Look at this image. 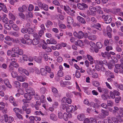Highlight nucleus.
I'll use <instances>...</instances> for the list:
<instances>
[{
  "instance_id": "obj_1",
  "label": "nucleus",
  "mask_w": 123,
  "mask_h": 123,
  "mask_svg": "<svg viewBox=\"0 0 123 123\" xmlns=\"http://www.w3.org/2000/svg\"><path fill=\"white\" fill-rule=\"evenodd\" d=\"M114 109L113 113H117V114L116 120L114 121L115 123H118V121L121 122L122 120L121 117H123V108L122 107L119 108L115 106L114 107Z\"/></svg>"
},
{
  "instance_id": "obj_2",
  "label": "nucleus",
  "mask_w": 123,
  "mask_h": 123,
  "mask_svg": "<svg viewBox=\"0 0 123 123\" xmlns=\"http://www.w3.org/2000/svg\"><path fill=\"white\" fill-rule=\"evenodd\" d=\"M89 10H88L87 12L88 15L92 16H95L96 15L97 9L96 7L92 6H91L89 7Z\"/></svg>"
},
{
  "instance_id": "obj_3",
  "label": "nucleus",
  "mask_w": 123,
  "mask_h": 123,
  "mask_svg": "<svg viewBox=\"0 0 123 123\" xmlns=\"http://www.w3.org/2000/svg\"><path fill=\"white\" fill-rule=\"evenodd\" d=\"M12 51L14 52V53L17 54V57H18L19 55H22L23 53V50L21 49H19V47L15 46L12 49Z\"/></svg>"
},
{
  "instance_id": "obj_4",
  "label": "nucleus",
  "mask_w": 123,
  "mask_h": 123,
  "mask_svg": "<svg viewBox=\"0 0 123 123\" xmlns=\"http://www.w3.org/2000/svg\"><path fill=\"white\" fill-rule=\"evenodd\" d=\"M64 9L67 13L72 16H73L75 12L74 10H71L70 8L68 6H64Z\"/></svg>"
},
{
  "instance_id": "obj_5",
  "label": "nucleus",
  "mask_w": 123,
  "mask_h": 123,
  "mask_svg": "<svg viewBox=\"0 0 123 123\" xmlns=\"http://www.w3.org/2000/svg\"><path fill=\"white\" fill-rule=\"evenodd\" d=\"M102 18L106 22L105 23L106 24L110 23L111 22L112 20L111 16L109 15L106 16L103 15L102 16Z\"/></svg>"
},
{
  "instance_id": "obj_6",
  "label": "nucleus",
  "mask_w": 123,
  "mask_h": 123,
  "mask_svg": "<svg viewBox=\"0 0 123 123\" xmlns=\"http://www.w3.org/2000/svg\"><path fill=\"white\" fill-rule=\"evenodd\" d=\"M12 62L10 63L9 67H10L11 66L15 68H17L19 66L18 63L16 62V60L14 58H13L11 59Z\"/></svg>"
},
{
  "instance_id": "obj_7",
  "label": "nucleus",
  "mask_w": 123,
  "mask_h": 123,
  "mask_svg": "<svg viewBox=\"0 0 123 123\" xmlns=\"http://www.w3.org/2000/svg\"><path fill=\"white\" fill-rule=\"evenodd\" d=\"M77 6L78 8L80 10H83L85 8H87L88 7V6L86 4L84 3H78L77 4Z\"/></svg>"
},
{
  "instance_id": "obj_8",
  "label": "nucleus",
  "mask_w": 123,
  "mask_h": 123,
  "mask_svg": "<svg viewBox=\"0 0 123 123\" xmlns=\"http://www.w3.org/2000/svg\"><path fill=\"white\" fill-rule=\"evenodd\" d=\"M26 27L27 28V32L29 34H32L34 33V30L31 27V24L29 23L26 24Z\"/></svg>"
},
{
  "instance_id": "obj_9",
  "label": "nucleus",
  "mask_w": 123,
  "mask_h": 123,
  "mask_svg": "<svg viewBox=\"0 0 123 123\" xmlns=\"http://www.w3.org/2000/svg\"><path fill=\"white\" fill-rule=\"evenodd\" d=\"M27 9V7L25 5H23L22 7H19L18 8V10L20 12H24L26 11Z\"/></svg>"
},
{
  "instance_id": "obj_10",
  "label": "nucleus",
  "mask_w": 123,
  "mask_h": 123,
  "mask_svg": "<svg viewBox=\"0 0 123 123\" xmlns=\"http://www.w3.org/2000/svg\"><path fill=\"white\" fill-rule=\"evenodd\" d=\"M67 112H72L74 111V107L72 105H68L66 109Z\"/></svg>"
},
{
  "instance_id": "obj_11",
  "label": "nucleus",
  "mask_w": 123,
  "mask_h": 123,
  "mask_svg": "<svg viewBox=\"0 0 123 123\" xmlns=\"http://www.w3.org/2000/svg\"><path fill=\"white\" fill-rule=\"evenodd\" d=\"M26 92L27 93L31 95H33L35 94V92L33 89L31 88H28L25 89Z\"/></svg>"
},
{
  "instance_id": "obj_12",
  "label": "nucleus",
  "mask_w": 123,
  "mask_h": 123,
  "mask_svg": "<svg viewBox=\"0 0 123 123\" xmlns=\"http://www.w3.org/2000/svg\"><path fill=\"white\" fill-rule=\"evenodd\" d=\"M72 117V114L70 113L67 114L66 113H64L63 118L64 120L66 121H67L68 120V118H71Z\"/></svg>"
},
{
  "instance_id": "obj_13",
  "label": "nucleus",
  "mask_w": 123,
  "mask_h": 123,
  "mask_svg": "<svg viewBox=\"0 0 123 123\" xmlns=\"http://www.w3.org/2000/svg\"><path fill=\"white\" fill-rule=\"evenodd\" d=\"M91 26V27L93 28H95L99 31H101L102 30V29L101 28V25L99 23L97 24H92Z\"/></svg>"
},
{
  "instance_id": "obj_14",
  "label": "nucleus",
  "mask_w": 123,
  "mask_h": 123,
  "mask_svg": "<svg viewBox=\"0 0 123 123\" xmlns=\"http://www.w3.org/2000/svg\"><path fill=\"white\" fill-rule=\"evenodd\" d=\"M42 58L40 56H34V60L37 63H41L42 62Z\"/></svg>"
},
{
  "instance_id": "obj_15",
  "label": "nucleus",
  "mask_w": 123,
  "mask_h": 123,
  "mask_svg": "<svg viewBox=\"0 0 123 123\" xmlns=\"http://www.w3.org/2000/svg\"><path fill=\"white\" fill-rule=\"evenodd\" d=\"M97 89L98 92L100 93L102 92L105 93H107V90L104 88H101V87H99L97 88Z\"/></svg>"
},
{
  "instance_id": "obj_16",
  "label": "nucleus",
  "mask_w": 123,
  "mask_h": 123,
  "mask_svg": "<svg viewBox=\"0 0 123 123\" xmlns=\"http://www.w3.org/2000/svg\"><path fill=\"white\" fill-rule=\"evenodd\" d=\"M40 71L41 74L42 75L46 76L47 74L48 73L44 68H42Z\"/></svg>"
},
{
  "instance_id": "obj_17",
  "label": "nucleus",
  "mask_w": 123,
  "mask_h": 123,
  "mask_svg": "<svg viewBox=\"0 0 123 123\" xmlns=\"http://www.w3.org/2000/svg\"><path fill=\"white\" fill-rule=\"evenodd\" d=\"M50 118L51 119L55 121H56L57 119V117L55 114L53 113L50 115Z\"/></svg>"
},
{
  "instance_id": "obj_18",
  "label": "nucleus",
  "mask_w": 123,
  "mask_h": 123,
  "mask_svg": "<svg viewBox=\"0 0 123 123\" xmlns=\"http://www.w3.org/2000/svg\"><path fill=\"white\" fill-rule=\"evenodd\" d=\"M84 34V33L82 31H79L78 33L77 38L79 39H81L82 38Z\"/></svg>"
},
{
  "instance_id": "obj_19",
  "label": "nucleus",
  "mask_w": 123,
  "mask_h": 123,
  "mask_svg": "<svg viewBox=\"0 0 123 123\" xmlns=\"http://www.w3.org/2000/svg\"><path fill=\"white\" fill-rule=\"evenodd\" d=\"M67 20L68 23L69 24H72L74 22L73 18L70 16H68L67 18Z\"/></svg>"
},
{
  "instance_id": "obj_20",
  "label": "nucleus",
  "mask_w": 123,
  "mask_h": 123,
  "mask_svg": "<svg viewBox=\"0 0 123 123\" xmlns=\"http://www.w3.org/2000/svg\"><path fill=\"white\" fill-rule=\"evenodd\" d=\"M13 112L15 113L16 115L20 113H21V112L22 111L21 109L17 107L14 108L13 109Z\"/></svg>"
},
{
  "instance_id": "obj_21",
  "label": "nucleus",
  "mask_w": 123,
  "mask_h": 123,
  "mask_svg": "<svg viewBox=\"0 0 123 123\" xmlns=\"http://www.w3.org/2000/svg\"><path fill=\"white\" fill-rule=\"evenodd\" d=\"M90 45L91 47L90 48L91 51H93L95 49L96 45L95 43L92 42L90 43Z\"/></svg>"
},
{
  "instance_id": "obj_22",
  "label": "nucleus",
  "mask_w": 123,
  "mask_h": 123,
  "mask_svg": "<svg viewBox=\"0 0 123 123\" xmlns=\"http://www.w3.org/2000/svg\"><path fill=\"white\" fill-rule=\"evenodd\" d=\"M77 19L78 21L81 23L84 24L86 23V22L85 21L84 19L81 17L78 16L77 17Z\"/></svg>"
},
{
  "instance_id": "obj_23",
  "label": "nucleus",
  "mask_w": 123,
  "mask_h": 123,
  "mask_svg": "<svg viewBox=\"0 0 123 123\" xmlns=\"http://www.w3.org/2000/svg\"><path fill=\"white\" fill-rule=\"evenodd\" d=\"M77 117L78 119L79 120L82 121L84 120L85 117L83 114H81L78 115Z\"/></svg>"
},
{
  "instance_id": "obj_24",
  "label": "nucleus",
  "mask_w": 123,
  "mask_h": 123,
  "mask_svg": "<svg viewBox=\"0 0 123 123\" xmlns=\"http://www.w3.org/2000/svg\"><path fill=\"white\" fill-rule=\"evenodd\" d=\"M17 79L18 81L21 82L25 81V79L24 77L19 76H18L17 77Z\"/></svg>"
},
{
  "instance_id": "obj_25",
  "label": "nucleus",
  "mask_w": 123,
  "mask_h": 123,
  "mask_svg": "<svg viewBox=\"0 0 123 123\" xmlns=\"http://www.w3.org/2000/svg\"><path fill=\"white\" fill-rule=\"evenodd\" d=\"M41 104V102L39 101H37L36 104L34 105V107L36 110H38L39 109V106Z\"/></svg>"
},
{
  "instance_id": "obj_26",
  "label": "nucleus",
  "mask_w": 123,
  "mask_h": 123,
  "mask_svg": "<svg viewBox=\"0 0 123 123\" xmlns=\"http://www.w3.org/2000/svg\"><path fill=\"white\" fill-rule=\"evenodd\" d=\"M105 123H113L110 117H108L104 120Z\"/></svg>"
},
{
  "instance_id": "obj_27",
  "label": "nucleus",
  "mask_w": 123,
  "mask_h": 123,
  "mask_svg": "<svg viewBox=\"0 0 123 123\" xmlns=\"http://www.w3.org/2000/svg\"><path fill=\"white\" fill-rule=\"evenodd\" d=\"M31 96L27 93H26L24 94V97L27 100H30L32 98Z\"/></svg>"
},
{
  "instance_id": "obj_28",
  "label": "nucleus",
  "mask_w": 123,
  "mask_h": 123,
  "mask_svg": "<svg viewBox=\"0 0 123 123\" xmlns=\"http://www.w3.org/2000/svg\"><path fill=\"white\" fill-rule=\"evenodd\" d=\"M75 44L76 45H78L81 47L83 45V43L81 40H78L77 41L75 42Z\"/></svg>"
},
{
  "instance_id": "obj_29",
  "label": "nucleus",
  "mask_w": 123,
  "mask_h": 123,
  "mask_svg": "<svg viewBox=\"0 0 123 123\" xmlns=\"http://www.w3.org/2000/svg\"><path fill=\"white\" fill-rule=\"evenodd\" d=\"M92 85L96 87H98L100 85L99 83L97 81H93L92 82Z\"/></svg>"
},
{
  "instance_id": "obj_30",
  "label": "nucleus",
  "mask_w": 123,
  "mask_h": 123,
  "mask_svg": "<svg viewBox=\"0 0 123 123\" xmlns=\"http://www.w3.org/2000/svg\"><path fill=\"white\" fill-rule=\"evenodd\" d=\"M53 25V23L49 20H48L45 23L46 26L47 28H49V26H52Z\"/></svg>"
},
{
  "instance_id": "obj_31",
  "label": "nucleus",
  "mask_w": 123,
  "mask_h": 123,
  "mask_svg": "<svg viewBox=\"0 0 123 123\" xmlns=\"http://www.w3.org/2000/svg\"><path fill=\"white\" fill-rule=\"evenodd\" d=\"M21 31L22 33H25L27 32V28L26 27V24L25 27H24L21 29Z\"/></svg>"
},
{
  "instance_id": "obj_32",
  "label": "nucleus",
  "mask_w": 123,
  "mask_h": 123,
  "mask_svg": "<svg viewBox=\"0 0 123 123\" xmlns=\"http://www.w3.org/2000/svg\"><path fill=\"white\" fill-rule=\"evenodd\" d=\"M4 83L5 85L9 88L12 87V86L10 84L8 80L7 79H6L4 80Z\"/></svg>"
},
{
  "instance_id": "obj_33",
  "label": "nucleus",
  "mask_w": 123,
  "mask_h": 123,
  "mask_svg": "<svg viewBox=\"0 0 123 123\" xmlns=\"http://www.w3.org/2000/svg\"><path fill=\"white\" fill-rule=\"evenodd\" d=\"M88 38L91 40H95L97 39V36L95 35L90 36H88Z\"/></svg>"
},
{
  "instance_id": "obj_34",
  "label": "nucleus",
  "mask_w": 123,
  "mask_h": 123,
  "mask_svg": "<svg viewBox=\"0 0 123 123\" xmlns=\"http://www.w3.org/2000/svg\"><path fill=\"white\" fill-rule=\"evenodd\" d=\"M10 34L12 36H13L15 37H18L19 35V34L18 32H11L10 33Z\"/></svg>"
},
{
  "instance_id": "obj_35",
  "label": "nucleus",
  "mask_w": 123,
  "mask_h": 123,
  "mask_svg": "<svg viewBox=\"0 0 123 123\" xmlns=\"http://www.w3.org/2000/svg\"><path fill=\"white\" fill-rule=\"evenodd\" d=\"M14 85L15 87L18 88L20 87L21 86L20 83L17 81H15L14 82Z\"/></svg>"
},
{
  "instance_id": "obj_36",
  "label": "nucleus",
  "mask_w": 123,
  "mask_h": 123,
  "mask_svg": "<svg viewBox=\"0 0 123 123\" xmlns=\"http://www.w3.org/2000/svg\"><path fill=\"white\" fill-rule=\"evenodd\" d=\"M32 118L34 120H35L36 121H39L41 120V118L39 117H38L37 116H31Z\"/></svg>"
},
{
  "instance_id": "obj_37",
  "label": "nucleus",
  "mask_w": 123,
  "mask_h": 123,
  "mask_svg": "<svg viewBox=\"0 0 123 123\" xmlns=\"http://www.w3.org/2000/svg\"><path fill=\"white\" fill-rule=\"evenodd\" d=\"M12 27L13 29L16 31H18L19 30V28L15 24H13L12 25Z\"/></svg>"
},
{
  "instance_id": "obj_38",
  "label": "nucleus",
  "mask_w": 123,
  "mask_h": 123,
  "mask_svg": "<svg viewBox=\"0 0 123 123\" xmlns=\"http://www.w3.org/2000/svg\"><path fill=\"white\" fill-rule=\"evenodd\" d=\"M23 105H24L22 106V108L23 110L25 111L27 109V107L29 106V105L27 103H24Z\"/></svg>"
},
{
  "instance_id": "obj_39",
  "label": "nucleus",
  "mask_w": 123,
  "mask_h": 123,
  "mask_svg": "<svg viewBox=\"0 0 123 123\" xmlns=\"http://www.w3.org/2000/svg\"><path fill=\"white\" fill-rule=\"evenodd\" d=\"M52 92L55 94H58V91L57 89L54 87L52 88Z\"/></svg>"
},
{
  "instance_id": "obj_40",
  "label": "nucleus",
  "mask_w": 123,
  "mask_h": 123,
  "mask_svg": "<svg viewBox=\"0 0 123 123\" xmlns=\"http://www.w3.org/2000/svg\"><path fill=\"white\" fill-rule=\"evenodd\" d=\"M75 74V76L77 78H80L81 76L80 73L77 70L76 71Z\"/></svg>"
},
{
  "instance_id": "obj_41",
  "label": "nucleus",
  "mask_w": 123,
  "mask_h": 123,
  "mask_svg": "<svg viewBox=\"0 0 123 123\" xmlns=\"http://www.w3.org/2000/svg\"><path fill=\"white\" fill-rule=\"evenodd\" d=\"M9 15L10 19L14 20H15L16 18L15 16L12 13H10L9 14Z\"/></svg>"
},
{
  "instance_id": "obj_42",
  "label": "nucleus",
  "mask_w": 123,
  "mask_h": 123,
  "mask_svg": "<svg viewBox=\"0 0 123 123\" xmlns=\"http://www.w3.org/2000/svg\"><path fill=\"white\" fill-rule=\"evenodd\" d=\"M57 75L59 77H62L64 76L63 72L61 70H59L57 73Z\"/></svg>"
},
{
  "instance_id": "obj_43",
  "label": "nucleus",
  "mask_w": 123,
  "mask_h": 123,
  "mask_svg": "<svg viewBox=\"0 0 123 123\" xmlns=\"http://www.w3.org/2000/svg\"><path fill=\"white\" fill-rule=\"evenodd\" d=\"M11 75L12 77L13 78H15L17 76L18 73L15 71H13L11 73Z\"/></svg>"
},
{
  "instance_id": "obj_44",
  "label": "nucleus",
  "mask_w": 123,
  "mask_h": 123,
  "mask_svg": "<svg viewBox=\"0 0 123 123\" xmlns=\"http://www.w3.org/2000/svg\"><path fill=\"white\" fill-rule=\"evenodd\" d=\"M64 114L61 111H59L58 113V118L60 119H62L63 118Z\"/></svg>"
},
{
  "instance_id": "obj_45",
  "label": "nucleus",
  "mask_w": 123,
  "mask_h": 123,
  "mask_svg": "<svg viewBox=\"0 0 123 123\" xmlns=\"http://www.w3.org/2000/svg\"><path fill=\"white\" fill-rule=\"evenodd\" d=\"M4 27L6 29L9 30L11 28V25H10L7 23H6L4 25Z\"/></svg>"
},
{
  "instance_id": "obj_46",
  "label": "nucleus",
  "mask_w": 123,
  "mask_h": 123,
  "mask_svg": "<svg viewBox=\"0 0 123 123\" xmlns=\"http://www.w3.org/2000/svg\"><path fill=\"white\" fill-rule=\"evenodd\" d=\"M89 121L91 123H97L96 120L93 117H91L89 118Z\"/></svg>"
},
{
  "instance_id": "obj_47",
  "label": "nucleus",
  "mask_w": 123,
  "mask_h": 123,
  "mask_svg": "<svg viewBox=\"0 0 123 123\" xmlns=\"http://www.w3.org/2000/svg\"><path fill=\"white\" fill-rule=\"evenodd\" d=\"M39 43V41L37 39H34L32 40V43L34 45H36L38 44Z\"/></svg>"
},
{
  "instance_id": "obj_48",
  "label": "nucleus",
  "mask_w": 123,
  "mask_h": 123,
  "mask_svg": "<svg viewBox=\"0 0 123 123\" xmlns=\"http://www.w3.org/2000/svg\"><path fill=\"white\" fill-rule=\"evenodd\" d=\"M98 75L96 73H93L92 75V77L94 79L97 78L98 77Z\"/></svg>"
},
{
  "instance_id": "obj_49",
  "label": "nucleus",
  "mask_w": 123,
  "mask_h": 123,
  "mask_svg": "<svg viewBox=\"0 0 123 123\" xmlns=\"http://www.w3.org/2000/svg\"><path fill=\"white\" fill-rule=\"evenodd\" d=\"M60 86L62 87H64L66 86L65 81L63 82L62 80H61L60 82Z\"/></svg>"
},
{
  "instance_id": "obj_50",
  "label": "nucleus",
  "mask_w": 123,
  "mask_h": 123,
  "mask_svg": "<svg viewBox=\"0 0 123 123\" xmlns=\"http://www.w3.org/2000/svg\"><path fill=\"white\" fill-rule=\"evenodd\" d=\"M5 107V104L2 102H0V110H2Z\"/></svg>"
},
{
  "instance_id": "obj_51",
  "label": "nucleus",
  "mask_w": 123,
  "mask_h": 123,
  "mask_svg": "<svg viewBox=\"0 0 123 123\" xmlns=\"http://www.w3.org/2000/svg\"><path fill=\"white\" fill-rule=\"evenodd\" d=\"M22 12H20L18 13V15L19 17L23 19H24L25 18V16L24 13H22Z\"/></svg>"
},
{
  "instance_id": "obj_52",
  "label": "nucleus",
  "mask_w": 123,
  "mask_h": 123,
  "mask_svg": "<svg viewBox=\"0 0 123 123\" xmlns=\"http://www.w3.org/2000/svg\"><path fill=\"white\" fill-rule=\"evenodd\" d=\"M83 102L84 104L87 105H90V103L89 100L87 99H85L84 100Z\"/></svg>"
},
{
  "instance_id": "obj_53",
  "label": "nucleus",
  "mask_w": 123,
  "mask_h": 123,
  "mask_svg": "<svg viewBox=\"0 0 123 123\" xmlns=\"http://www.w3.org/2000/svg\"><path fill=\"white\" fill-rule=\"evenodd\" d=\"M44 4H43L42 2L39 1L38 2V5L39 7L42 9H43V6Z\"/></svg>"
},
{
  "instance_id": "obj_54",
  "label": "nucleus",
  "mask_w": 123,
  "mask_h": 123,
  "mask_svg": "<svg viewBox=\"0 0 123 123\" xmlns=\"http://www.w3.org/2000/svg\"><path fill=\"white\" fill-rule=\"evenodd\" d=\"M88 88L85 87L83 88L84 92L87 94L89 95L90 93V92L88 90Z\"/></svg>"
},
{
  "instance_id": "obj_55",
  "label": "nucleus",
  "mask_w": 123,
  "mask_h": 123,
  "mask_svg": "<svg viewBox=\"0 0 123 123\" xmlns=\"http://www.w3.org/2000/svg\"><path fill=\"white\" fill-rule=\"evenodd\" d=\"M25 69H23L22 68L20 67L18 68V72L20 74H22L24 73V70Z\"/></svg>"
},
{
  "instance_id": "obj_56",
  "label": "nucleus",
  "mask_w": 123,
  "mask_h": 123,
  "mask_svg": "<svg viewBox=\"0 0 123 123\" xmlns=\"http://www.w3.org/2000/svg\"><path fill=\"white\" fill-rule=\"evenodd\" d=\"M34 71L36 73L38 74H40V72L39 71V69L37 68H34Z\"/></svg>"
},
{
  "instance_id": "obj_57",
  "label": "nucleus",
  "mask_w": 123,
  "mask_h": 123,
  "mask_svg": "<svg viewBox=\"0 0 123 123\" xmlns=\"http://www.w3.org/2000/svg\"><path fill=\"white\" fill-rule=\"evenodd\" d=\"M68 105L66 104H62L61 106V108L63 110H64Z\"/></svg>"
},
{
  "instance_id": "obj_58",
  "label": "nucleus",
  "mask_w": 123,
  "mask_h": 123,
  "mask_svg": "<svg viewBox=\"0 0 123 123\" xmlns=\"http://www.w3.org/2000/svg\"><path fill=\"white\" fill-rule=\"evenodd\" d=\"M34 8V6L32 4L29 5L28 7V10L29 11H32Z\"/></svg>"
},
{
  "instance_id": "obj_59",
  "label": "nucleus",
  "mask_w": 123,
  "mask_h": 123,
  "mask_svg": "<svg viewBox=\"0 0 123 123\" xmlns=\"http://www.w3.org/2000/svg\"><path fill=\"white\" fill-rule=\"evenodd\" d=\"M50 39L51 41V44H55L57 42L53 38H51Z\"/></svg>"
},
{
  "instance_id": "obj_60",
  "label": "nucleus",
  "mask_w": 123,
  "mask_h": 123,
  "mask_svg": "<svg viewBox=\"0 0 123 123\" xmlns=\"http://www.w3.org/2000/svg\"><path fill=\"white\" fill-rule=\"evenodd\" d=\"M52 3L55 5L58 6H59L60 5V3L59 1L57 0H54L52 2Z\"/></svg>"
},
{
  "instance_id": "obj_61",
  "label": "nucleus",
  "mask_w": 123,
  "mask_h": 123,
  "mask_svg": "<svg viewBox=\"0 0 123 123\" xmlns=\"http://www.w3.org/2000/svg\"><path fill=\"white\" fill-rule=\"evenodd\" d=\"M45 100V98L44 96L43 95H42L40 98V101L43 103H44Z\"/></svg>"
},
{
  "instance_id": "obj_62",
  "label": "nucleus",
  "mask_w": 123,
  "mask_h": 123,
  "mask_svg": "<svg viewBox=\"0 0 123 123\" xmlns=\"http://www.w3.org/2000/svg\"><path fill=\"white\" fill-rule=\"evenodd\" d=\"M96 45L98 48L100 49L102 47V45L100 42H98L96 43Z\"/></svg>"
},
{
  "instance_id": "obj_63",
  "label": "nucleus",
  "mask_w": 123,
  "mask_h": 123,
  "mask_svg": "<svg viewBox=\"0 0 123 123\" xmlns=\"http://www.w3.org/2000/svg\"><path fill=\"white\" fill-rule=\"evenodd\" d=\"M43 7V9L44 10L47 11L48 10V6L47 5L44 4Z\"/></svg>"
},
{
  "instance_id": "obj_64",
  "label": "nucleus",
  "mask_w": 123,
  "mask_h": 123,
  "mask_svg": "<svg viewBox=\"0 0 123 123\" xmlns=\"http://www.w3.org/2000/svg\"><path fill=\"white\" fill-rule=\"evenodd\" d=\"M110 97L111 98L113 99H114L115 98V95L113 92L112 91H110Z\"/></svg>"
}]
</instances>
